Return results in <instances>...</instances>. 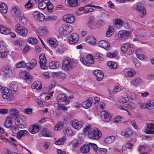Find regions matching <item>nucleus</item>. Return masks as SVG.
<instances>
[{
	"label": "nucleus",
	"mask_w": 154,
	"mask_h": 154,
	"mask_svg": "<svg viewBox=\"0 0 154 154\" xmlns=\"http://www.w3.org/2000/svg\"><path fill=\"white\" fill-rule=\"evenodd\" d=\"M56 74L57 75V76L60 77L62 79H64L66 77V75L64 73L61 72H57Z\"/></svg>",
	"instance_id": "nucleus-58"
},
{
	"label": "nucleus",
	"mask_w": 154,
	"mask_h": 154,
	"mask_svg": "<svg viewBox=\"0 0 154 154\" xmlns=\"http://www.w3.org/2000/svg\"><path fill=\"white\" fill-rule=\"evenodd\" d=\"M70 144H72L73 148H76L80 146L82 144V142L77 139H74L71 142Z\"/></svg>",
	"instance_id": "nucleus-33"
},
{
	"label": "nucleus",
	"mask_w": 154,
	"mask_h": 154,
	"mask_svg": "<svg viewBox=\"0 0 154 154\" xmlns=\"http://www.w3.org/2000/svg\"><path fill=\"white\" fill-rule=\"evenodd\" d=\"M98 45L107 50L110 49V44L107 41L104 40L100 41L98 43Z\"/></svg>",
	"instance_id": "nucleus-14"
},
{
	"label": "nucleus",
	"mask_w": 154,
	"mask_h": 154,
	"mask_svg": "<svg viewBox=\"0 0 154 154\" xmlns=\"http://www.w3.org/2000/svg\"><path fill=\"white\" fill-rule=\"evenodd\" d=\"M93 74L97 77V79L98 81H100L103 77V74L102 71L99 70H96L93 72Z\"/></svg>",
	"instance_id": "nucleus-16"
},
{
	"label": "nucleus",
	"mask_w": 154,
	"mask_h": 154,
	"mask_svg": "<svg viewBox=\"0 0 154 154\" xmlns=\"http://www.w3.org/2000/svg\"><path fill=\"white\" fill-rule=\"evenodd\" d=\"M86 41L87 42L93 45H95L96 43V39L93 36H91L87 37Z\"/></svg>",
	"instance_id": "nucleus-29"
},
{
	"label": "nucleus",
	"mask_w": 154,
	"mask_h": 154,
	"mask_svg": "<svg viewBox=\"0 0 154 154\" xmlns=\"http://www.w3.org/2000/svg\"><path fill=\"white\" fill-rule=\"evenodd\" d=\"M115 137L112 136L106 138L104 140L105 142L107 144H110L113 143L115 140Z\"/></svg>",
	"instance_id": "nucleus-36"
},
{
	"label": "nucleus",
	"mask_w": 154,
	"mask_h": 154,
	"mask_svg": "<svg viewBox=\"0 0 154 154\" xmlns=\"http://www.w3.org/2000/svg\"><path fill=\"white\" fill-rule=\"evenodd\" d=\"M15 28V32L21 36H26L28 32V30L25 27L22 26L20 23L16 24Z\"/></svg>",
	"instance_id": "nucleus-3"
},
{
	"label": "nucleus",
	"mask_w": 154,
	"mask_h": 154,
	"mask_svg": "<svg viewBox=\"0 0 154 154\" xmlns=\"http://www.w3.org/2000/svg\"><path fill=\"white\" fill-rule=\"evenodd\" d=\"M72 30L71 26L62 25L59 28V31L62 34L66 35L69 34Z\"/></svg>",
	"instance_id": "nucleus-4"
},
{
	"label": "nucleus",
	"mask_w": 154,
	"mask_h": 154,
	"mask_svg": "<svg viewBox=\"0 0 154 154\" xmlns=\"http://www.w3.org/2000/svg\"><path fill=\"white\" fill-rule=\"evenodd\" d=\"M63 19L66 22L70 23L74 22L75 20V17L72 14L64 15L63 17Z\"/></svg>",
	"instance_id": "nucleus-12"
},
{
	"label": "nucleus",
	"mask_w": 154,
	"mask_h": 154,
	"mask_svg": "<svg viewBox=\"0 0 154 154\" xmlns=\"http://www.w3.org/2000/svg\"><path fill=\"white\" fill-rule=\"evenodd\" d=\"M89 146H90L91 147L94 149L95 151L97 152L98 147L97 145L96 144L89 143Z\"/></svg>",
	"instance_id": "nucleus-56"
},
{
	"label": "nucleus",
	"mask_w": 154,
	"mask_h": 154,
	"mask_svg": "<svg viewBox=\"0 0 154 154\" xmlns=\"http://www.w3.org/2000/svg\"><path fill=\"white\" fill-rule=\"evenodd\" d=\"M12 11L14 12V14H15V16H20V17H21V18L23 20H25V19L23 18L22 16H20V11L19 9L17 7L13 6L12 8Z\"/></svg>",
	"instance_id": "nucleus-24"
},
{
	"label": "nucleus",
	"mask_w": 154,
	"mask_h": 154,
	"mask_svg": "<svg viewBox=\"0 0 154 154\" xmlns=\"http://www.w3.org/2000/svg\"><path fill=\"white\" fill-rule=\"evenodd\" d=\"M107 65L112 69H115L117 67V64L114 62L108 61L107 63Z\"/></svg>",
	"instance_id": "nucleus-44"
},
{
	"label": "nucleus",
	"mask_w": 154,
	"mask_h": 154,
	"mask_svg": "<svg viewBox=\"0 0 154 154\" xmlns=\"http://www.w3.org/2000/svg\"><path fill=\"white\" fill-rule=\"evenodd\" d=\"M24 112L25 113L28 114H30L32 113L31 108H29L25 109L24 110Z\"/></svg>",
	"instance_id": "nucleus-59"
},
{
	"label": "nucleus",
	"mask_w": 154,
	"mask_h": 154,
	"mask_svg": "<svg viewBox=\"0 0 154 154\" xmlns=\"http://www.w3.org/2000/svg\"><path fill=\"white\" fill-rule=\"evenodd\" d=\"M137 31L138 34L140 37H144L146 35V32L144 29L140 28L137 29Z\"/></svg>",
	"instance_id": "nucleus-40"
},
{
	"label": "nucleus",
	"mask_w": 154,
	"mask_h": 154,
	"mask_svg": "<svg viewBox=\"0 0 154 154\" xmlns=\"http://www.w3.org/2000/svg\"><path fill=\"white\" fill-rule=\"evenodd\" d=\"M57 100L58 103L62 104H66L68 102L65 94H59L57 97Z\"/></svg>",
	"instance_id": "nucleus-10"
},
{
	"label": "nucleus",
	"mask_w": 154,
	"mask_h": 154,
	"mask_svg": "<svg viewBox=\"0 0 154 154\" xmlns=\"http://www.w3.org/2000/svg\"><path fill=\"white\" fill-rule=\"evenodd\" d=\"M12 124V120L11 119L10 117H7L6 121L5 123V126L7 128H9L11 126Z\"/></svg>",
	"instance_id": "nucleus-43"
},
{
	"label": "nucleus",
	"mask_w": 154,
	"mask_h": 154,
	"mask_svg": "<svg viewBox=\"0 0 154 154\" xmlns=\"http://www.w3.org/2000/svg\"><path fill=\"white\" fill-rule=\"evenodd\" d=\"M93 101V99L91 97H89L86 101L83 102L82 104V107L86 109L88 108L91 105Z\"/></svg>",
	"instance_id": "nucleus-19"
},
{
	"label": "nucleus",
	"mask_w": 154,
	"mask_h": 154,
	"mask_svg": "<svg viewBox=\"0 0 154 154\" xmlns=\"http://www.w3.org/2000/svg\"><path fill=\"white\" fill-rule=\"evenodd\" d=\"M10 114L12 118H14L17 116L18 112L17 110L14 108L11 109L10 111Z\"/></svg>",
	"instance_id": "nucleus-42"
},
{
	"label": "nucleus",
	"mask_w": 154,
	"mask_h": 154,
	"mask_svg": "<svg viewBox=\"0 0 154 154\" xmlns=\"http://www.w3.org/2000/svg\"><path fill=\"white\" fill-rule=\"evenodd\" d=\"M135 9L136 10L143 13V15H146V10L144 8L143 6H141L140 5H137L135 6Z\"/></svg>",
	"instance_id": "nucleus-31"
},
{
	"label": "nucleus",
	"mask_w": 154,
	"mask_h": 154,
	"mask_svg": "<svg viewBox=\"0 0 154 154\" xmlns=\"http://www.w3.org/2000/svg\"><path fill=\"white\" fill-rule=\"evenodd\" d=\"M79 40L78 35L76 33H72L69 37L68 41L70 44H73L78 42Z\"/></svg>",
	"instance_id": "nucleus-7"
},
{
	"label": "nucleus",
	"mask_w": 154,
	"mask_h": 154,
	"mask_svg": "<svg viewBox=\"0 0 154 154\" xmlns=\"http://www.w3.org/2000/svg\"><path fill=\"white\" fill-rule=\"evenodd\" d=\"M87 59L88 60L87 62L88 63H89V66H90L91 64L94 63V61L93 58L91 55L90 54H88L87 56Z\"/></svg>",
	"instance_id": "nucleus-47"
},
{
	"label": "nucleus",
	"mask_w": 154,
	"mask_h": 154,
	"mask_svg": "<svg viewBox=\"0 0 154 154\" xmlns=\"http://www.w3.org/2000/svg\"><path fill=\"white\" fill-rule=\"evenodd\" d=\"M147 108L150 109H154V101L151 100L146 104Z\"/></svg>",
	"instance_id": "nucleus-48"
},
{
	"label": "nucleus",
	"mask_w": 154,
	"mask_h": 154,
	"mask_svg": "<svg viewBox=\"0 0 154 154\" xmlns=\"http://www.w3.org/2000/svg\"><path fill=\"white\" fill-rule=\"evenodd\" d=\"M13 43L16 46L18 45L19 46H21L23 44V42L21 39H19L14 41Z\"/></svg>",
	"instance_id": "nucleus-51"
},
{
	"label": "nucleus",
	"mask_w": 154,
	"mask_h": 154,
	"mask_svg": "<svg viewBox=\"0 0 154 154\" xmlns=\"http://www.w3.org/2000/svg\"><path fill=\"white\" fill-rule=\"evenodd\" d=\"M9 89L12 93H15L18 90V87L17 85L11 84L9 85Z\"/></svg>",
	"instance_id": "nucleus-45"
},
{
	"label": "nucleus",
	"mask_w": 154,
	"mask_h": 154,
	"mask_svg": "<svg viewBox=\"0 0 154 154\" xmlns=\"http://www.w3.org/2000/svg\"><path fill=\"white\" fill-rule=\"evenodd\" d=\"M37 62L36 60L33 59L28 63L27 64H29L31 66H27V68L29 69H31L33 67L35 66L37 64Z\"/></svg>",
	"instance_id": "nucleus-35"
},
{
	"label": "nucleus",
	"mask_w": 154,
	"mask_h": 154,
	"mask_svg": "<svg viewBox=\"0 0 154 154\" xmlns=\"http://www.w3.org/2000/svg\"><path fill=\"white\" fill-rule=\"evenodd\" d=\"M106 150L104 149H101L99 150L97 153L98 154H106Z\"/></svg>",
	"instance_id": "nucleus-64"
},
{
	"label": "nucleus",
	"mask_w": 154,
	"mask_h": 154,
	"mask_svg": "<svg viewBox=\"0 0 154 154\" xmlns=\"http://www.w3.org/2000/svg\"><path fill=\"white\" fill-rule=\"evenodd\" d=\"M77 65L76 62L72 59L66 58L62 63V68L65 70H71Z\"/></svg>",
	"instance_id": "nucleus-1"
},
{
	"label": "nucleus",
	"mask_w": 154,
	"mask_h": 154,
	"mask_svg": "<svg viewBox=\"0 0 154 154\" xmlns=\"http://www.w3.org/2000/svg\"><path fill=\"white\" fill-rule=\"evenodd\" d=\"M114 25L117 27L120 28L123 25V21L119 19H115L113 21Z\"/></svg>",
	"instance_id": "nucleus-38"
},
{
	"label": "nucleus",
	"mask_w": 154,
	"mask_h": 154,
	"mask_svg": "<svg viewBox=\"0 0 154 154\" xmlns=\"http://www.w3.org/2000/svg\"><path fill=\"white\" fill-rule=\"evenodd\" d=\"M11 32L9 28L5 27L2 25H0V32L3 34L8 35Z\"/></svg>",
	"instance_id": "nucleus-25"
},
{
	"label": "nucleus",
	"mask_w": 154,
	"mask_h": 154,
	"mask_svg": "<svg viewBox=\"0 0 154 154\" xmlns=\"http://www.w3.org/2000/svg\"><path fill=\"white\" fill-rule=\"evenodd\" d=\"M28 42L32 44H36L38 42V41L35 38H28Z\"/></svg>",
	"instance_id": "nucleus-54"
},
{
	"label": "nucleus",
	"mask_w": 154,
	"mask_h": 154,
	"mask_svg": "<svg viewBox=\"0 0 154 154\" xmlns=\"http://www.w3.org/2000/svg\"><path fill=\"white\" fill-rule=\"evenodd\" d=\"M47 30L45 27L41 26L38 31L39 35L42 36H45L47 34Z\"/></svg>",
	"instance_id": "nucleus-28"
},
{
	"label": "nucleus",
	"mask_w": 154,
	"mask_h": 154,
	"mask_svg": "<svg viewBox=\"0 0 154 154\" xmlns=\"http://www.w3.org/2000/svg\"><path fill=\"white\" fill-rule=\"evenodd\" d=\"M41 134L45 137H51L52 136L51 133L47 128H45L41 132Z\"/></svg>",
	"instance_id": "nucleus-39"
},
{
	"label": "nucleus",
	"mask_w": 154,
	"mask_h": 154,
	"mask_svg": "<svg viewBox=\"0 0 154 154\" xmlns=\"http://www.w3.org/2000/svg\"><path fill=\"white\" fill-rule=\"evenodd\" d=\"M65 141V137H63L56 141L55 143V144L57 145H62L64 143Z\"/></svg>",
	"instance_id": "nucleus-49"
},
{
	"label": "nucleus",
	"mask_w": 154,
	"mask_h": 154,
	"mask_svg": "<svg viewBox=\"0 0 154 154\" xmlns=\"http://www.w3.org/2000/svg\"><path fill=\"white\" fill-rule=\"evenodd\" d=\"M49 2V0H43L38 3V7L41 9H44L47 6V3Z\"/></svg>",
	"instance_id": "nucleus-26"
},
{
	"label": "nucleus",
	"mask_w": 154,
	"mask_h": 154,
	"mask_svg": "<svg viewBox=\"0 0 154 154\" xmlns=\"http://www.w3.org/2000/svg\"><path fill=\"white\" fill-rule=\"evenodd\" d=\"M101 117L102 119L106 122H109L111 119V117L109 114L104 110L101 112Z\"/></svg>",
	"instance_id": "nucleus-13"
},
{
	"label": "nucleus",
	"mask_w": 154,
	"mask_h": 154,
	"mask_svg": "<svg viewBox=\"0 0 154 154\" xmlns=\"http://www.w3.org/2000/svg\"><path fill=\"white\" fill-rule=\"evenodd\" d=\"M26 63L23 61L19 62L16 64V66L17 68H20L24 67Z\"/></svg>",
	"instance_id": "nucleus-53"
},
{
	"label": "nucleus",
	"mask_w": 154,
	"mask_h": 154,
	"mask_svg": "<svg viewBox=\"0 0 154 154\" xmlns=\"http://www.w3.org/2000/svg\"><path fill=\"white\" fill-rule=\"evenodd\" d=\"M60 64L59 61L52 62L49 63V66L51 69H56L59 67Z\"/></svg>",
	"instance_id": "nucleus-30"
},
{
	"label": "nucleus",
	"mask_w": 154,
	"mask_h": 154,
	"mask_svg": "<svg viewBox=\"0 0 154 154\" xmlns=\"http://www.w3.org/2000/svg\"><path fill=\"white\" fill-rule=\"evenodd\" d=\"M7 6L5 3H2L0 5V11L1 12L5 14L7 12Z\"/></svg>",
	"instance_id": "nucleus-34"
},
{
	"label": "nucleus",
	"mask_w": 154,
	"mask_h": 154,
	"mask_svg": "<svg viewBox=\"0 0 154 154\" xmlns=\"http://www.w3.org/2000/svg\"><path fill=\"white\" fill-rule=\"evenodd\" d=\"M90 148V147L89 143L88 144H85L80 147V151L83 153H88L89 152Z\"/></svg>",
	"instance_id": "nucleus-22"
},
{
	"label": "nucleus",
	"mask_w": 154,
	"mask_h": 154,
	"mask_svg": "<svg viewBox=\"0 0 154 154\" xmlns=\"http://www.w3.org/2000/svg\"><path fill=\"white\" fill-rule=\"evenodd\" d=\"M143 80L142 78L137 77L135 78L131 81V83L133 85L137 86L140 84L143 83Z\"/></svg>",
	"instance_id": "nucleus-20"
},
{
	"label": "nucleus",
	"mask_w": 154,
	"mask_h": 154,
	"mask_svg": "<svg viewBox=\"0 0 154 154\" xmlns=\"http://www.w3.org/2000/svg\"><path fill=\"white\" fill-rule=\"evenodd\" d=\"M150 129H146L144 131V132L147 134H154V130Z\"/></svg>",
	"instance_id": "nucleus-62"
},
{
	"label": "nucleus",
	"mask_w": 154,
	"mask_h": 154,
	"mask_svg": "<svg viewBox=\"0 0 154 154\" xmlns=\"http://www.w3.org/2000/svg\"><path fill=\"white\" fill-rule=\"evenodd\" d=\"M47 42L51 46L53 47H55L57 45V40L54 38H49Z\"/></svg>",
	"instance_id": "nucleus-32"
},
{
	"label": "nucleus",
	"mask_w": 154,
	"mask_h": 154,
	"mask_svg": "<svg viewBox=\"0 0 154 154\" xmlns=\"http://www.w3.org/2000/svg\"><path fill=\"white\" fill-rule=\"evenodd\" d=\"M117 53L116 52H114L111 53L109 52L107 54V56L110 58H113L116 57V56Z\"/></svg>",
	"instance_id": "nucleus-60"
},
{
	"label": "nucleus",
	"mask_w": 154,
	"mask_h": 154,
	"mask_svg": "<svg viewBox=\"0 0 154 154\" xmlns=\"http://www.w3.org/2000/svg\"><path fill=\"white\" fill-rule=\"evenodd\" d=\"M29 133L27 130H20L17 132V137L18 139L20 140L22 137L26 136H29Z\"/></svg>",
	"instance_id": "nucleus-17"
},
{
	"label": "nucleus",
	"mask_w": 154,
	"mask_h": 154,
	"mask_svg": "<svg viewBox=\"0 0 154 154\" xmlns=\"http://www.w3.org/2000/svg\"><path fill=\"white\" fill-rule=\"evenodd\" d=\"M32 87L33 88H35L37 90L41 88L42 84L41 82L37 81L34 82L32 85Z\"/></svg>",
	"instance_id": "nucleus-37"
},
{
	"label": "nucleus",
	"mask_w": 154,
	"mask_h": 154,
	"mask_svg": "<svg viewBox=\"0 0 154 154\" xmlns=\"http://www.w3.org/2000/svg\"><path fill=\"white\" fill-rule=\"evenodd\" d=\"M33 17L38 21H43L45 19V17L42 13L36 11L33 14Z\"/></svg>",
	"instance_id": "nucleus-11"
},
{
	"label": "nucleus",
	"mask_w": 154,
	"mask_h": 154,
	"mask_svg": "<svg viewBox=\"0 0 154 154\" xmlns=\"http://www.w3.org/2000/svg\"><path fill=\"white\" fill-rule=\"evenodd\" d=\"M47 9L48 11L49 12H51L52 11V10L54 8V6L50 2V1L49 0V2H48V3H47Z\"/></svg>",
	"instance_id": "nucleus-52"
},
{
	"label": "nucleus",
	"mask_w": 154,
	"mask_h": 154,
	"mask_svg": "<svg viewBox=\"0 0 154 154\" xmlns=\"http://www.w3.org/2000/svg\"><path fill=\"white\" fill-rule=\"evenodd\" d=\"M41 128V127L36 124L31 125L29 128V131L32 134H35L38 132Z\"/></svg>",
	"instance_id": "nucleus-15"
},
{
	"label": "nucleus",
	"mask_w": 154,
	"mask_h": 154,
	"mask_svg": "<svg viewBox=\"0 0 154 154\" xmlns=\"http://www.w3.org/2000/svg\"><path fill=\"white\" fill-rule=\"evenodd\" d=\"M1 92L2 93V97L3 98L7 99L8 97L9 93L7 88L3 87L1 90Z\"/></svg>",
	"instance_id": "nucleus-23"
},
{
	"label": "nucleus",
	"mask_w": 154,
	"mask_h": 154,
	"mask_svg": "<svg viewBox=\"0 0 154 154\" xmlns=\"http://www.w3.org/2000/svg\"><path fill=\"white\" fill-rule=\"evenodd\" d=\"M66 4L69 6L75 7L78 5V0H66Z\"/></svg>",
	"instance_id": "nucleus-18"
},
{
	"label": "nucleus",
	"mask_w": 154,
	"mask_h": 154,
	"mask_svg": "<svg viewBox=\"0 0 154 154\" xmlns=\"http://www.w3.org/2000/svg\"><path fill=\"white\" fill-rule=\"evenodd\" d=\"M123 72L125 75L128 77L133 76L135 74V72H133L131 69H124Z\"/></svg>",
	"instance_id": "nucleus-27"
},
{
	"label": "nucleus",
	"mask_w": 154,
	"mask_h": 154,
	"mask_svg": "<svg viewBox=\"0 0 154 154\" xmlns=\"http://www.w3.org/2000/svg\"><path fill=\"white\" fill-rule=\"evenodd\" d=\"M129 97L128 95L126 94L124 97H122L119 100V102L121 103H124L129 100Z\"/></svg>",
	"instance_id": "nucleus-41"
},
{
	"label": "nucleus",
	"mask_w": 154,
	"mask_h": 154,
	"mask_svg": "<svg viewBox=\"0 0 154 154\" xmlns=\"http://www.w3.org/2000/svg\"><path fill=\"white\" fill-rule=\"evenodd\" d=\"M121 50L123 53H125L127 51H128V53L131 54L134 51V50L132 48L131 49V45L129 43L124 44L121 47Z\"/></svg>",
	"instance_id": "nucleus-6"
},
{
	"label": "nucleus",
	"mask_w": 154,
	"mask_h": 154,
	"mask_svg": "<svg viewBox=\"0 0 154 154\" xmlns=\"http://www.w3.org/2000/svg\"><path fill=\"white\" fill-rule=\"evenodd\" d=\"M104 24V22L102 20H100L97 22L96 26L97 27H100L101 26H103Z\"/></svg>",
	"instance_id": "nucleus-61"
},
{
	"label": "nucleus",
	"mask_w": 154,
	"mask_h": 154,
	"mask_svg": "<svg viewBox=\"0 0 154 154\" xmlns=\"http://www.w3.org/2000/svg\"><path fill=\"white\" fill-rule=\"evenodd\" d=\"M22 75L23 78L28 83L32 80V75H29V73L23 72H22Z\"/></svg>",
	"instance_id": "nucleus-21"
},
{
	"label": "nucleus",
	"mask_w": 154,
	"mask_h": 154,
	"mask_svg": "<svg viewBox=\"0 0 154 154\" xmlns=\"http://www.w3.org/2000/svg\"><path fill=\"white\" fill-rule=\"evenodd\" d=\"M63 125L61 122H58L55 126V130H56L59 131L62 128Z\"/></svg>",
	"instance_id": "nucleus-57"
},
{
	"label": "nucleus",
	"mask_w": 154,
	"mask_h": 154,
	"mask_svg": "<svg viewBox=\"0 0 154 154\" xmlns=\"http://www.w3.org/2000/svg\"><path fill=\"white\" fill-rule=\"evenodd\" d=\"M94 7L95 8H101V7L99 6H96L93 5H92L91 4H88L86 5H85L84 7H81L79 8V11H82L83 10H84L85 11V9L86 8V7Z\"/></svg>",
	"instance_id": "nucleus-46"
},
{
	"label": "nucleus",
	"mask_w": 154,
	"mask_h": 154,
	"mask_svg": "<svg viewBox=\"0 0 154 154\" xmlns=\"http://www.w3.org/2000/svg\"><path fill=\"white\" fill-rule=\"evenodd\" d=\"M11 69V66H6L4 67L3 69V71L6 74H8Z\"/></svg>",
	"instance_id": "nucleus-55"
},
{
	"label": "nucleus",
	"mask_w": 154,
	"mask_h": 154,
	"mask_svg": "<svg viewBox=\"0 0 154 154\" xmlns=\"http://www.w3.org/2000/svg\"><path fill=\"white\" fill-rule=\"evenodd\" d=\"M130 34L129 32L125 30L120 31L118 34V37L122 40L127 39Z\"/></svg>",
	"instance_id": "nucleus-8"
},
{
	"label": "nucleus",
	"mask_w": 154,
	"mask_h": 154,
	"mask_svg": "<svg viewBox=\"0 0 154 154\" xmlns=\"http://www.w3.org/2000/svg\"><path fill=\"white\" fill-rule=\"evenodd\" d=\"M102 135L101 132L97 128L96 129L90 130L88 132V137L92 140H98Z\"/></svg>",
	"instance_id": "nucleus-2"
},
{
	"label": "nucleus",
	"mask_w": 154,
	"mask_h": 154,
	"mask_svg": "<svg viewBox=\"0 0 154 154\" xmlns=\"http://www.w3.org/2000/svg\"><path fill=\"white\" fill-rule=\"evenodd\" d=\"M56 85V82L54 80H52L50 83V85L49 86V88L52 89L54 88Z\"/></svg>",
	"instance_id": "nucleus-63"
},
{
	"label": "nucleus",
	"mask_w": 154,
	"mask_h": 154,
	"mask_svg": "<svg viewBox=\"0 0 154 154\" xmlns=\"http://www.w3.org/2000/svg\"><path fill=\"white\" fill-rule=\"evenodd\" d=\"M45 56V54H42L40 55L39 56V63L42 69H46L48 68V67L46 66L47 60Z\"/></svg>",
	"instance_id": "nucleus-5"
},
{
	"label": "nucleus",
	"mask_w": 154,
	"mask_h": 154,
	"mask_svg": "<svg viewBox=\"0 0 154 154\" xmlns=\"http://www.w3.org/2000/svg\"><path fill=\"white\" fill-rule=\"evenodd\" d=\"M113 29V28L112 26H109L106 34L107 37H109L112 35Z\"/></svg>",
	"instance_id": "nucleus-50"
},
{
	"label": "nucleus",
	"mask_w": 154,
	"mask_h": 154,
	"mask_svg": "<svg viewBox=\"0 0 154 154\" xmlns=\"http://www.w3.org/2000/svg\"><path fill=\"white\" fill-rule=\"evenodd\" d=\"M70 124L74 128L77 129H80L82 127L83 123L80 121L77 120H73L70 122Z\"/></svg>",
	"instance_id": "nucleus-9"
}]
</instances>
